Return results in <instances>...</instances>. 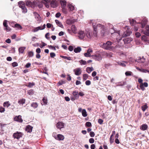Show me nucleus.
Segmentation results:
<instances>
[{
  "instance_id": "obj_6",
  "label": "nucleus",
  "mask_w": 149,
  "mask_h": 149,
  "mask_svg": "<svg viewBox=\"0 0 149 149\" xmlns=\"http://www.w3.org/2000/svg\"><path fill=\"white\" fill-rule=\"evenodd\" d=\"M86 31L80 30L78 33V37L80 39H83L86 38Z\"/></svg>"
},
{
  "instance_id": "obj_8",
  "label": "nucleus",
  "mask_w": 149,
  "mask_h": 149,
  "mask_svg": "<svg viewBox=\"0 0 149 149\" xmlns=\"http://www.w3.org/2000/svg\"><path fill=\"white\" fill-rule=\"evenodd\" d=\"M33 14L35 17L38 23H40L41 22L40 17V15L36 12H34Z\"/></svg>"
},
{
  "instance_id": "obj_9",
  "label": "nucleus",
  "mask_w": 149,
  "mask_h": 149,
  "mask_svg": "<svg viewBox=\"0 0 149 149\" xmlns=\"http://www.w3.org/2000/svg\"><path fill=\"white\" fill-rule=\"evenodd\" d=\"M75 74L76 75L79 76L81 74L82 71L80 68H77L73 70Z\"/></svg>"
},
{
  "instance_id": "obj_14",
  "label": "nucleus",
  "mask_w": 149,
  "mask_h": 149,
  "mask_svg": "<svg viewBox=\"0 0 149 149\" xmlns=\"http://www.w3.org/2000/svg\"><path fill=\"white\" fill-rule=\"evenodd\" d=\"M21 117V116L20 115L16 116L14 118V120L19 123H22L23 121V120L22 119Z\"/></svg>"
},
{
  "instance_id": "obj_37",
  "label": "nucleus",
  "mask_w": 149,
  "mask_h": 149,
  "mask_svg": "<svg viewBox=\"0 0 149 149\" xmlns=\"http://www.w3.org/2000/svg\"><path fill=\"white\" fill-rule=\"evenodd\" d=\"M39 30H42L40 26H39L35 28L33 30V32H36Z\"/></svg>"
},
{
  "instance_id": "obj_52",
  "label": "nucleus",
  "mask_w": 149,
  "mask_h": 149,
  "mask_svg": "<svg viewBox=\"0 0 149 149\" xmlns=\"http://www.w3.org/2000/svg\"><path fill=\"white\" fill-rule=\"evenodd\" d=\"M85 125L87 127H89L91 126V122H87L86 123Z\"/></svg>"
},
{
  "instance_id": "obj_27",
  "label": "nucleus",
  "mask_w": 149,
  "mask_h": 149,
  "mask_svg": "<svg viewBox=\"0 0 149 149\" xmlns=\"http://www.w3.org/2000/svg\"><path fill=\"white\" fill-rule=\"evenodd\" d=\"M42 101H43V103H41L42 105H45L47 104V97H44L42 99Z\"/></svg>"
},
{
  "instance_id": "obj_34",
  "label": "nucleus",
  "mask_w": 149,
  "mask_h": 149,
  "mask_svg": "<svg viewBox=\"0 0 149 149\" xmlns=\"http://www.w3.org/2000/svg\"><path fill=\"white\" fill-rule=\"evenodd\" d=\"M82 115L83 117H86L87 116V112L85 109H83L82 111Z\"/></svg>"
},
{
  "instance_id": "obj_4",
  "label": "nucleus",
  "mask_w": 149,
  "mask_h": 149,
  "mask_svg": "<svg viewBox=\"0 0 149 149\" xmlns=\"http://www.w3.org/2000/svg\"><path fill=\"white\" fill-rule=\"evenodd\" d=\"M18 5L20 8H21L22 12L24 13H26L27 11V10L25 7V4L22 1H19L18 3Z\"/></svg>"
},
{
  "instance_id": "obj_11",
  "label": "nucleus",
  "mask_w": 149,
  "mask_h": 149,
  "mask_svg": "<svg viewBox=\"0 0 149 149\" xmlns=\"http://www.w3.org/2000/svg\"><path fill=\"white\" fill-rule=\"evenodd\" d=\"M26 4L27 6L33 8L35 5V2H31L29 1H27L26 2Z\"/></svg>"
},
{
  "instance_id": "obj_47",
  "label": "nucleus",
  "mask_w": 149,
  "mask_h": 149,
  "mask_svg": "<svg viewBox=\"0 0 149 149\" xmlns=\"http://www.w3.org/2000/svg\"><path fill=\"white\" fill-rule=\"evenodd\" d=\"M147 108L148 106L147 105H144L142 107V109L143 111H144Z\"/></svg>"
},
{
  "instance_id": "obj_51",
  "label": "nucleus",
  "mask_w": 149,
  "mask_h": 149,
  "mask_svg": "<svg viewBox=\"0 0 149 149\" xmlns=\"http://www.w3.org/2000/svg\"><path fill=\"white\" fill-rule=\"evenodd\" d=\"M8 21L6 20H5L3 22V24L4 27L8 26L7 22Z\"/></svg>"
},
{
  "instance_id": "obj_53",
  "label": "nucleus",
  "mask_w": 149,
  "mask_h": 149,
  "mask_svg": "<svg viewBox=\"0 0 149 149\" xmlns=\"http://www.w3.org/2000/svg\"><path fill=\"white\" fill-rule=\"evenodd\" d=\"M86 71L88 73H90L91 72L90 67H87L86 68Z\"/></svg>"
},
{
  "instance_id": "obj_62",
  "label": "nucleus",
  "mask_w": 149,
  "mask_h": 149,
  "mask_svg": "<svg viewBox=\"0 0 149 149\" xmlns=\"http://www.w3.org/2000/svg\"><path fill=\"white\" fill-rule=\"evenodd\" d=\"M46 45H47V44H46L44 42H42V44L40 45V48H42L44 46H46Z\"/></svg>"
},
{
  "instance_id": "obj_46",
  "label": "nucleus",
  "mask_w": 149,
  "mask_h": 149,
  "mask_svg": "<svg viewBox=\"0 0 149 149\" xmlns=\"http://www.w3.org/2000/svg\"><path fill=\"white\" fill-rule=\"evenodd\" d=\"M132 72L130 71H127L125 72V74L126 76H131L132 75Z\"/></svg>"
},
{
  "instance_id": "obj_32",
  "label": "nucleus",
  "mask_w": 149,
  "mask_h": 149,
  "mask_svg": "<svg viewBox=\"0 0 149 149\" xmlns=\"http://www.w3.org/2000/svg\"><path fill=\"white\" fill-rule=\"evenodd\" d=\"M38 104L37 102H33L31 104V106L34 109L38 107Z\"/></svg>"
},
{
  "instance_id": "obj_5",
  "label": "nucleus",
  "mask_w": 149,
  "mask_h": 149,
  "mask_svg": "<svg viewBox=\"0 0 149 149\" xmlns=\"http://www.w3.org/2000/svg\"><path fill=\"white\" fill-rule=\"evenodd\" d=\"M95 22V20H92L91 21L90 23L92 25L93 28L94 29V31H93V36L95 37H97V29H96V26L94 24V22Z\"/></svg>"
},
{
  "instance_id": "obj_61",
  "label": "nucleus",
  "mask_w": 149,
  "mask_h": 149,
  "mask_svg": "<svg viewBox=\"0 0 149 149\" xmlns=\"http://www.w3.org/2000/svg\"><path fill=\"white\" fill-rule=\"evenodd\" d=\"M62 11L65 14H66L67 13V11L66 10L65 8H62Z\"/></svg>"
},
{
  "instance_id": "obj_48",
  "label": "nucleus",
  "mask_w": 149,
  "mask_h": 149,
  "mask_svg": "<svg viewBox=\"0 0 149 149\" xmlns=\"http://www.w3.org/2000/svg\"><path fill=\"white\" fill-rule=\"evenodd\" d=\"M146 23V21L145 20L144 22H142L141 23L142 28H143L144 27Z\"/></svg>"
},
{
  "instance_id": "obj_24",
  "label": "nucleus",
  "mask_w": 149,
  "mask_h": 149,
  "mask_svg": "<svg viewBox=\"0 0 149 149\" xmlns=\"http://www.w3.org/2000/svg\"><path fill=\"white\" fill-rule=\"evenodd\" d=\"M148 127L147 125L146 124L142 125L140 127V129L143 130L145 131L147 130Z\"/></svg>"
},
{
  "instance_id": "obj_23",
  "label": "nucleus",
  "mask_w": 149,
  "mask_h": 149,
  "mask_svg": "<svg viewBox=\"0 0 149 149\" xmlns=\"http://www.w3.org/2000/svg\"><path fill=\"white\" fill-rule=\"evenodd\" d=\"M60 2L62 8H65L66 5V2L65 0H60Z\"/></svg>"
},
{
  "instance_id": "obj_19",
  "label": "nucleus",
  "mask_w": 149,
  "mask_h": 149,
  "mask_svg": "<svg viewBox=\"0 0 149 149\" xmlns=\"http://www.w3.org/2000/svg\"><path fill=\"white\" fill-rule=\"evenodd\" d=\"M54 136L56 139L59 141L63 140L64 138V136L63 135L61 134H58L57 136Z\"/></svg>"
},
{
  "instance_id": "obj_58",
  "label": "nucleus",
  "mask_w": 149,
  "mask_h": 149,
  "mask_svg": "<svg viewBox=\"0 0 149 149\" xmlns=\"http://www.w3.org/2000/svg\"><path fill=\"white\" fill-rule=\"evenodd\" d=\"M68 49L70 51H72L74 49V47L72 46H70L68 47Z\"/></svg>"
},
{
  "instance_id": "obj_49",
  "label": "nucleus",
  "mask_w": 149,
  "mask_h": 149,
  "mask_svg": "<svg viewBox=\"0 0 149 149\" xmlns=\"http://www.w3.org/2000/svg\"><path fill=\"white\" fill-rule=\"evenodd\" d=\"M5 27V28H4V30L7 31H9L11 30V29L8 26V25Z\"/></svg>"
},
{
  "instance_id": "obj_29",
  "label": "nucleus",
  "mask_w": 149,
  "mask_h": 149,
  "mask_svg": "<svg viewBox=\"0 0 149 149\" xmlns=\"http://www.w3.org/2000/svg\"><path fill=\"white\" fill-rule=\"evenodd\" d=\"M33 127L30 125H28L26 127V130L27 132H31L32 131Z\"/></svg>"
},
{
  "instance_id": "obj_15",
  "label": "nucleus",
  "mask_w": 149,
  "mask_h": 149,
  "mask_svg": "<svg viewBox=\"0 0 149 149\" xmlns=\"http://www.w3.org/2000/svg\"><path fill=\"white\" fill-rule=\"evenodd\" d=\"M148 84L147 82H144L143 83H141L140 84V87L141 89L142 90L144 91L145 90V88L144 87H147L148 86Z\"/></svg>"
},
{
  "instance_id": "obj_30",
  "label": "nucleus",
  "mask_w": 149,
  "mask_h": 149,
  "mask_svg": "<svg viewBox=\"0 0 149 149\" xmlns=\"http://www.w3.org/2000/svg\"><path fill=\"white\" fill-rule=\"evenodd\" d=\"M71 30L72 32L74 33H76L77 29L76 28V27L74 25H72L71 26Z\"/></svg>"
},
{
  "instance_id": "obj_21",
  "label": "nucleus",
  "mask_w": 149,
  "mask_h": 149,
  "mask_svg": "<svg viewBox=\"0 0 149 149\" xmlns=\"http://www.w3.org/2000/svg\"><path fill=\"white\" fill-rule=\"evenodd\" d=\"M132 40V39L131 38H127L123 40L125 44L130 43Z\"/></svg>"
},
{
  "instance_id": "obj_17",
  "label": "nucleus",
  "mask_w": 149,
  "mask_h": 149,
  "mask_svg": "<svg viewBox=\"0 0 149 149\" xmlns=\"http://www.w3.org/2000/svg\"><path fill=\"white\" fill-rule=\"evenodd\" d=\"M64 124L63 123L59 122L56 124V127L58 129H61L63 127Z\"/></svg>"
},
{
  "instance_id": "obj_18",
  "label": "nucleus",
  "mask_w": 149,
  "mask_h": 149,
  "mask_svg": "<svg viewBox=\"0 0 149 149\" xmlns=\"http://www.w3.org/2000/svg\"><path fill=\"white\" fill-rule=\"evenodd\" d=\"M145 61V59L143 57L142 58L141 57H139L136 60V61L139 63H144Z\"/></svg>"
},
{
  "instance_id": "obj_26",
  "label": "nucleus",
  "mask_w": 149,
  "mask_h": 149,
  "mask_svg": "<svg viewBox=\"0 0 149 149\" xmlns=\"http://www.w3.org/2000/svg\"><path fill=\"white\" fill-rule=\"evenodd\" d=\"M81 50V48L80 47H77L75 48L74 49V52L75 53H78L80 52Z\"/></svg>"
},
{
  "instance_id": "obj_63",
  "label": "nucleus",
  "mask_w": 149,
  "mask_h": 149,
  "mask_svg": "<svg viewBox=\"0 0 149 149\" xmlns=\"http://www.w3.org/2000/svg\"><path fill=\"white\" fill-rule=\"evenodd\" d=\"M50 56L52 58H53L56 56L55 54L54 53L52 52L50 53Z\"/></svg>"
},
{
  "instance_id": "obj_22",
  "label": "nucleus",
  "mask_w": 149,
  "mask_h": 149,
  "mask_svg": "<svg viewBox=\"0 0 149 149\" xmlns=\"http://www.w3.org/2000/svg\"><path fill=\"white\" fill-rule=\"evenodd\" d=\"M72 94L76 99H78L79 98V93L78 91H74L72 92Z\"/></svg>"
},
{
  "instance_id": "obj_50",
  "label": "nucleus",
  "mask_w": 149,
  "mask_h": 149,
  "mask_svg": "<svg viewBox=\"0 0 149 149\" xmlns=\"http://www.w3.org/2000/svg\"><path fill=\"white\" fill-rule=\"evenodd\" d=\"M34 85V83H29L28 84V85L27 86L30 87L31 88Z\"/></svg>"
},
{
  "instance_id": "obj_35",
  "label": "nucleus",
  "mask_w": 149,
  "mask_h": 149,
  "mask_svg": "<svg viewBox=\"0 0 149 149\" xmlns=\"http://www.w3.org/2000/svg\"><path fill=\"white\" fill-rule=\"evenodd\" d=\"M68 8L70 11H72L74 9V6L72 5V4H68Z\"/></svg>"
},
{
  "instance_id": "obj_44",
  "label": "nucleus",
  "mask_w": 149,
  "mask_h": 149,
  "mask_svg": "<svg viewBox=\"0 0 149 149\" xmlns=\"http://www.w3.org/2000/svg\"><path fill=\"white\" fill-rule=\"evenodd\" d=\"M33 53L32 51L29 52H28V56L29 57H31L33 56Z\"/></svg>"
},
{
  "instance_id": "obj_59",
  "label": "nucleus",
  "mask_w": 149,
  "mask_h": 149,
  "mask_svg": "<svg viewBox=\"0 0 149 149\" xmlns=\"http://www.w3.org/2000/svg\"><path fill=\"white\" fill-rule=\"evenodd\" d=\"M90 135L91 137H93L95 135V133L93 132H91L90 133Z\"/></svg>"
},
{
  "instance_id": "obj_54",
  "label": "nucleus",
  "mask_w": 149,
  "mask_h": 149,
  "mask_svg": "<svg viewBox=\"0 0 149 149\" xmlns=\"http://www.w3.org/2000/svg\"><path fill=\"white\" fill-rule=\"evenodd\" d=\"M84 55L86 57H90L91 56V54L89 53L88 52H87V53H84Z\"/></svg>"
},
{
  "instance_id": "obj_7",
  "label": "nucleus",
  "mask_w": 149,
  "mask_h": 149,
  "mask_svg": "<svg viewBox=\"0 0 149 149\" xmlns=\"http://www.w3.org/2000/svg\"><path fill=\"white\" fill-rule=\"evenodd\" d=\"M93 57V58L96 61H99L101 60L102 58L100 54H98L97 55H93L91 56Z\"/></svg>"
},
{
  "instance_id": "obj_55",
  "label": "nucleus",
  "mask_w": 149,
  "mask_h": 149,
  "mask_svg": "<svg viewBox=\"0 0 149 149\" xmlns=\"http://www.w3.org/2000/svg\"><path fill=\"white\" fill-rule=\"evenodd\" d=\"M85 84L87 86L90 85L91 84V82L90 80H87L85 82Z\"/></svg>"
},
{
  "instance_id": "obj_45",
  "label": "nucleus",
  "mask_w": 149,
  "mask_h": 149,
  "mask_svg": "<svg viewBox=\"0 0 149 149\" xmlns=\"http://www.w3.org/2000/svg\"><path fill=\"white\" fill-rule=\"evenodd\" d=\"M62 58H63L64 59H67L68 60H72L71 58L70 57H67L66 56H61Z\"/></svg>"
},
{
  "instance_id": "obj_41",
  "label": "nucleus",
  "mask_w": 149,
  "mask_h": 149,
  "mask_svg": "<svg viewBox=\"0 0 149 149\" xmlns=\"http://www.w3.org/2000/svg\"><path fill=\"white\" fill-rule=\"evenodd\" d=\"M130 24L132 26L134 25V24L136 23V21L133 19H130Z\"/></svg>"
},
{
  "instance_id": "obj_56",
  "label": "nucleus",
  "mask_w": 149,
  "mask_h": 149,
  "mask_svg": "<svg viewBox=\"0 0 149 149\" xmlns=\"http://www.w3.org/2000/svg\"><path fill=\"white\" fill-rule=\"evenodd\" d=\"M12 64L13 67H15L18 66V63L15 62L13 63Z\"/></svg>"
},
{
  "instance_id": "obj_1",
  "label": "nucleus",
  "mask_w": 149,
  "mask_h": 149,
  "mask_svg": "<svg viewBox=\"0 0 149 149\" xmlns=\"http://www.w3.org/2000/svg\"><path fill=\"white\" fill-rule=\"evenodd\" d=\"M113 43L110 41H108L106 43H104L102 45V47L103 48L110 50H113L116 49L117 45L114 47L113 46Z\"/></svg>"
},
{
  "instance_id": "obj_12",
  "label": "nucleus",
  "mask_w": 149,
  "mask_h": 149,
  "mask_svg": "<svg viewBox=\"0 0 149 149\" xmlns=\"http://www.w3.org/2000/svg\"><path fill=\"white\" fill-rule=\"evenodd\" d=\"M57 0H52L50 2L51 6L53 8L56 7L57 6Z\"/></svg>"
},
{
  "instance_id": "obj_33",
  "label": "nucleus",
  "mask_w": 149,
  "mask_h": 149,
  "mask_svg": "<svg viewBox=\"0 0 149 149\" xmlns=\"http://www.w3.org/2000/svg\"><path fill=\"white\" fill-rule=\"evenodd\" d=\"M13 27H15L17 28L18 29L20 30L22 29V27L20 25L18 24H14V26Z\"/></svg>"
},
{
  "instance_id": "obj_25",
  "label": "nucleus",
  "mask_w": 149,
  "mask_h": 149,
  "mask_svg": "<svg viewBox=\"0 0 149 149\" xmlns=\"http://www.w3.org/2000/svg\"><path fill=\"white\" fill-rule=\"evenodd\" d=\"M50 0H42V2L45 4L47 8H48L49 7L48 3L49 2H50Z\"/></svg>"
},
{
  "instance_id": "obj_57",
  "label": "nucleus",
  "mask_w": 149,
  "mask_h": 149,
  "mask_svg": "<svg viewBox=\"0 0 149 149\" xmlns=\"http://www.w3.org/2000/svg\"><path fill=\"white\" fill-rule=\"evenodd\" d=\"M89 141L91 143H93L94 142V140L93 138H91L89 139Z\"/></svg>"
},
{
  "instance_id": "obj_16",
  "label": "nucleus",
  "mask_w": 149,
  "mask_h": 149,
  "mask_svg": "<svg viewBox=\"0 0 149 149\" xmlns=\"http://www.w3.org/2000/svg\"><path fill=\"white\" fill-rule=\"evenodd\" d=\"M145 29V30H143L142 32H143L144 34L147 36H149V26L148 25H146Z\"/></svg>"
},
{
  "instance_id": "obj_2",
  "label": "nucleus",
  "mask_w": 149,
  "mask_h": 149,
  "mask_svg": "<svg viewBox=\"0 0 149 149\" xmlns=\"http://www.w3.org/2000/svg\"><path fill=\"white\" fill-rule=\"evenodd\" d=\"M132 33V32L131 31H127L126 32H124V33L123 34L122 37H120V34L118 33H115L113 34V36H119V37L118 38L117 37L116 38L117 42L119 43V41L121 40L122 37L124 38L126 37L127 36H128L130 35V34Z\"/></svg>"
},
{
  "instance_id": "obj_38",
  "label": "nucleus",
  "mask_w": 149,
  "mask_h": 149,
  "mask_svg": "<svg viewBox=\"0 0 149 149\" xmlns=\"http://www.w3.org/2000/svg\"><path fill=\"white\" fill-rule=\"evenodd\" d=\"M79 62L81 65H85L86 64V62L85 61L83 60H80Z\"/></svg>"
},
{
  "instance_id": "obj_40",
  "label": "nucleus",
  "mask_w": 149,
  "mask_h": 149,
  "mask_svg": "<svg viewBox=\"0 0 149 149\" xmlns=\"http://www.w3.org/2000/svg\"><path fill=\"white\" fill-rule=\"evenodd\" d=\"M139 71L143 73L148 72L149 73V71L146 70L144 69L143 68H141V69H139Z\"/></svg>"
},
{
  "instance_id": "obj_43",
  "label": "nucleus",
  "mask_w": 149,
  "mask_h": 149,
  "mask_svg": "<svg viewBox=\"0 0 149 149\" xmlns=\"http://www.w3.org/2000/svg\"><path fill=\"white\" fill-rule=\"evenodd\" d=\"M83 80L84 81L86 80L88 77V75L86 74H84L83 75Z\"/></svg>"
},
{
  "instance_id": "obj_10",
  "label": "nucleus",
  "mask_w": 149,
  "mask_h": 149,
  "mask_svg": "<svg viewBox=\"0 0 149 149\" xmlns=\"http://www.w3.org/2000/svg\"><path fill=\"white\" fill-rule=\"evenodd\" d=\"M22 134L21 132H17L16 133L13 134V136L14 138L18 139L22 137Z\"/></svg>"
},
{
  "instance_id": "obj_20",
  "label": "nucleus",
  "mask_w": 149,
  "mask_h": 149,
  "mask_svg": "<svg viewBox=\"0 0 149 149\" xmlns=\"http://www.w3.org/2000/svg\"><path fill=\"white\" fill-rule=\"evenodd\" d=\"M117 63L118 65L123 67L126 66V65L127 63V62L125 61H118L117 62Z\"/></svg>"
},
{
  "instance_id": "obj_60",
  "label": "nucleus",
  "mask_w": 149,
  "mask_h": 149,
  "mask_svg": "<svg viewBox=\"0 0 149 149\" xmlns=\"http://www.w3.org/2000/svg\"><path fill=\"white\" fill-rule=\"evenodd\" d=\"M135 35L136 37L139 38L141 36V34L140 33L137 32L135 33Z\"/></svg>"
},
{
  "instance_id": "obj_28",
  "label": "nucleus",
  "mask_w": 149,
  "mask_h": 149,
  "mask_svg": "<svg viewBox=\"0 0 149 149\" xmlns=\"http://www.w3.org/2000/svg\"><path fill=\"white\" fill-rule=\"evenodd\" d=\"M55 22L56 24L58 26L61 27L63 28V26L62 23L58 20L56 19L55 20Z\"/></svg>"
},
{
  "instance_id": "obj_36",
  "label": "nucleus",
  "mask_w": 149,
  "mask_h": 149,
  "mask_svg": "<svg viewBox=\"0 0 149 149\" xmlns=\"http://www.w3.org/2000/svg\"><path fill=\"white\" fill-rule=\"evenodd\" d=\"M26 48L24 47H21L19 48V53H23Z\"/></svg>"
},
{
  "instance_id": "obj_64",
  "label": "nucleus",
  "mask_w": 149,
  "mask_h": 149,
  "mask_svg": "<svg viewBox=\"0 0 149 149\" xmlns=\"http://www.w3.org/2000/svg\"><path fill=\"white\" fill-rule=\"evenodd\" d=\"M5 109L2 107H0V112L1 113H3L5 111Z\"/></svg>"
},
{
  "instance_id": "obj_39",
  "label": "nucleus",
  "mask_w": 149,
  "mask_h": 149,
  "mask_svg": "<svg viewBox=\"0 0 149 149\" xmlns=\"http://www.w3.org/2000/svg\"><path fill=\"white\" fill-rule=\"evenodd\" d=\"M3 106L4 107H8L10 105V104L9 102H5L3 103Z\"/></svg>"
},
{
  "instance_id": "obj_13",
  "label": "nucleus",
  "mask_w": 149,
  "mask_h": 149,
  "mask_svg": "<svg viewBox=\"0 0 149 149\" xmlns=\"http://www.w3.org/2000/svg\"><path fill=\"white\" fill-rule=\"evenodd\" d=\"M86 37L88 39H91L93 37V35L92 32L91 31H86Z\"/></svg>"
},
{
  "instance_id": "obj_3",
  "label": "nucleus",
  "mask_w": 149,
  "mask_h": 149,
  "mask_svg": "<svg viewBox=\"0 0 149 149\" xmlns=\"http://www.w3.org/2000/svg\"><path fill=\"white\" fill-rule=\"evenodd\" d=\"M94 24L96 26V29H101V36H104L105 32L106 31V29L105 28L104 26L102 24H96V21L95 20V22L94 23Z\"/></svg>"
},
{
  "instance_id": "obj_42",
  "label": "nucleus",
  "mask_w": 149,
  "mask_h": 149,
  "mask_svg": "<svg viewBox=\"0 0 149 149\" xmlns=\"http://www.w3.org/2000/svg\"><path fill=\"white\" fill-rule=\"evenodd\" d=\"M27 93L29 95H31L33 94L34 92L33 90H31L28 91Z\"/></svg>"
},
{
  "instance_id": "obj_31",
  "label": "nucleus",
  "mask_w": 149,
  "mask_h": 149,
  "mask_svg": "<svg viewBox=\"0 0 149 149\" xmlns=\"http://www.w3.org/2000/svg\"><path fill=\"white\" fill-rule=\"evenodd\" d=\"M25 100L24 99H22L20 100H19L18 101V103L19 104H24L25 103Z\"/></svg>"
}]
</instances>
